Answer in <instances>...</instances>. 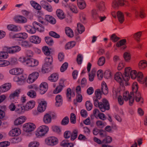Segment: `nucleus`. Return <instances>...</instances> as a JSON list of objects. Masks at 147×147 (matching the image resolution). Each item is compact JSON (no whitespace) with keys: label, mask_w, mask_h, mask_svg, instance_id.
<instances>
[{"label":"nucleus","mask_w":147,"mask_h":147,"mask_svg":"<svg viewBox=\"0 0 147 147\" xmlns=\"http://www.w3.org/2000/svg\"><path fill=\"white\" fill-rule=\"evenodd\" d=\"M49 127L45 125H41L35 131V135L36 137H40L43 136L49 131Z\"/></svg>","instance_id":"f257e3e1"},{"label":"nucleus","mask_w":147,"mask_h":147,"mask_svg":"<svg viewBox=\"0 0 147 147\" xmlns=\"http://www.w3.org/2000/svg\"><path fill=\"white\" fill-rule=\"evenodd\" d=\"M36 128V125L34 123L30 122L25 123L23 126V131L27 133L33 131Z\"/></svg>","instance_id":"f03ea898"},{"label":"nucleus","mask_w":147,"mask_h":147,"mask_svg":"<svg viewBox=\"0 0 147 147\" xmlns=\"http://www.w3.org/2000/svg\"><path fill=\"white\" fill-rule=\"evenodd\" d=\"M123 96L125 101L129 100V103L130 105H132L134 101V95L133 92H131L129 94V92L126 91L123 93Z\"/></svg>","instance_id":"7ed1b4c3"},{"label":"nucleus","mask_w":147,"mask_h":147,"mask_svg":"<svg viewBox=\"0 0 147 147\" xmlns=\"http://www.w3.org/2000/svg\"><path fill=\"white\" fill-rule=\"evenodd\" d=\"M45 142L48 146H53L58 143L59 140L58 138L55 137H49L45 139Z\"/></svg>","instance_id":"20e7f679"},{"label":"nucleus","mask_w":147,"mask_h":147,"mask_svg":"<svg viewBox=\"0 0 147 147\" xmlns=\"http://www.w3.org/2000/svg\"><path fill=\"white\" fill-rule=\"evenodd\" d=\"M39 73L37 71L34 72L30 74L27 80V82L29 84L34 82L38 78Z\"/></svg>","instance_id":"39448f33"},{"label":"nucleus","mask_w":147,"mask_h":147,"mask_svg":"<svg viewBox=\"0 0 147 147\" xmlns=\"http://www.w3.org/2000/svg\"><path fill=\"white\" fill-rule=\"evenodd\" d=\"M47 104L46 101L44 100H42L38 102L37 109L40 113H42L45 111Z\"/></svg>","instance_id":"423d86ee"},{"label":"nucleus","mask_w":147,"mask_h":147,"mask_svg":"<svg viewBox=\"0 0 147 147\" xmlns=\"http://www.w3.org/2000/svg\"><path fill=\"white\" fill-rule=\"evenodd\" d=\"M9 72L12 75L18 76L23 74V70L21 68L16 67L10 69Z\"/></svg>","instance_id":"0eeeda50"},{"label":"nucleus","mask_w":147,"mask_h":147,"mask_svg":"<svg viewBox=\"0 0 147 147\" xmlns=\"http://www.w3.org/2000/svg\"><path fill=\"white\" fill-rule=\"evenodd\" d=\"M36 103L34 100H31L28 102L23 106L24 110L28 111L32 109L35 106Z\"/></svg>","instance_id":"6e6552de"},{"label":"nucleus","mask_w":147,"mask_h":147,"mask_svg":"<svg viewBox=\"0 0 147 147\" xmlns=\"http://www.w3.org/2000/svg\"><path fill=\"white\" fill-rule=\"evenodd\" d=\"M38 64V61L33 58H27L26 61V64L30 67H34Z\"/></svg>","instance_id":"1a4fd4ad"},{"label":"nucleus","mask_w":147,"mask_h":147,"mask_svg":"<svg viewBox=\"0 0 147 147\" xmlns=\"http://www.w3.org/2000/svg\"><path fill=\"white\" fill-rule=\"evenodd\" d=\"M13 20L16 22L18 23H25L27 22V19L25 17L21 15L15 16Z\"/></svg>","instance_id":"9d476101"},{"label":"nucleus","mask_w":147,"mask_h":147,"mask_svg":"<svg viewBox=\"0 0 147 147\" xmlns=\"http://www.w3.org/2000/svg\"><path fill=\"white\" fill-rule=\"evenodd\" d=\"M48 85L47 83L44 82H42L40 85L39 92L41 94H43L47 90Z\"/></svg>","instance_id":"9b49d317"},{"label":"nucleus","mask_w":147,"mask_h":147,"mask_svg":"<svg viewBox=\"0 0 147 147\" xmlns=\"http://www.w3.org/2000/svg\"><path fill=\"white\" fill-rule=\"evenodd\" d=\"M26 79V77L22 74L20 75L14 77L13 78L14 81L20 84H21L22 83L24 82Z\"/></svg>","instance_id":"f8f14e48"},{"label":"nucleus","mask_w":147,"mask_h":147,"mask_svg":"<svg viewBox=\"0 0 147 147\" xmlns=\"http://www.w3.org/2000/svg\"><path fill=\"white\" fill-rule=\"evenodd\" d=\"M26 120V118L25 116H20L16 119L14 122V124L16 125H20L25 122Z\"/></svg>","instance_id":"ddd939ff"},{"label":"nucleus","mask_w":147,"mask_h":147,"mask_svg":"<svg viewBox=\"0 0 147 147\" xmlns=\"http://www.w3.org/2000/svg\"><path fill=\"white\" fill-rule=\"evenodd\" d=\"M123 2L122 0H113L112 6L114 9H117L119 7L121 6Z\"/></svg>","instance_id":"4468645a"},{"label":"nucleus","mask_w":147,"mask_h":147,"mask_svg":"<svg viewBox=\"0 0 147 147\" xmlns=\"http://www.w3.org/2000/svg\"><path fill=\"white\" fill-rule=\"evenodd\" d=\"M135 15L136 18H138L140 17L142 18H144L146 17V14L143 9L136 10Z\"/></svg>","instance_id":"2eb2a0df"},{"label":"nucleus","mask_w":147,"mask_h":147,"mask_svg":"<svg viewBox=\"0 0 147 147\" xmlns=\"http://www.w3.org/2000/svg\"><path fill=\"white\" fill-rule=\"evenodd\" d=\"M43 121L44 123L48 124L51 123L52 121V117L49 113H46L44 115Z\"/></svg>","instance_id":"dca6fc26"},{"label":"nucleus","mask_w":147,"mask_h":147,"mask_svg":"<svg viewBox=\"0 0 147 147\" xmlns=\"http://www.w3.org/2000/svg\"><path fill=\"white\" fill-rule=\"evenodd\" d=\"M21 133L20 129L18 128H14L9 131V135L11 136H15L19 135Z\"/></svg>","instance_id":"f3484780"},{"label":"nucleus","mask_w":147,"mask_h":147,"mask_svg":"<svg viewBox=\"0 0 147 147\" xmlns=\"http://www.w3.org/2000/svg\"><path fill=\"white\" fill-rule=\"evenodd\" d=\"M136 78L137 81L142 84H144V78L143 73L141 71H138V74L137 75Z\"/></svg>","instance_id":"a211bd4d"},{"label":"nucleus","mask_w":147,"mask_h":147,"mask_svg":"<svg viewBox=\"0 0 147 147\" xmlns=\"http://www.w3.org/2000/svg\"><path fill=\"white\" fill-rule=\"evenodd\" d=\"M8 30L14 32L19 31L21 30V27L19 26L13 24H9L7 26Z\"/></svg>","instance_id":"6ab92c4d"},{"label":"nucleus","mask_w":147,"mask_h":147,"mask_svg":"<svg viewBox=\"0 0 147 147\" xmlns=\"http://www.w3.org/2000/svg\"><path fill=\"white\" fill-rule=\"evenodd\" d=\"M11 87L10 84L7 83L3 84L0 86V92H4L7 91L10 89Z\"/></svg>","instance_id":"aec40b11"},{"label":"nucleus","mask_w":147,"mask_h":147,"mask_svg":"<svg viewBox=\"0 0 147 147\" xmlns=\"http://www.w3.org/2000/svg\"><path fill=\"white\" fill-rule=\"evenodd\" d=\"M98 99L93 97V100L94 105L96 107H98L102 112L105 111L104 109L102 108V102H99Z\"/></svg>","instance_id":"412c9836"},{"label":"nucleus","mask_w":147,"mask_h":147,"mask_svg":"<svg viewBox=\"0 0 147 147\" xmlns=\"http://www.w3.org/2000/svg\"><path fill=\"white\" fill-rule=\"evenodd\" d=\"M138 67L140 70L145 69L147 67V61L146 60H141L138 64Z\"/></svg>","instance_id":"4be33fe9"},{"label":"nucleus","mask_w":147,"mask_h":147,"mask_svg":"<svg viewBox=\"0 0 147 147\" xmlns=\"http://www.w3.org/2000/svg\"><path fill=\"white\" fill-rule=\"evenodd\" d=\"M29 40L31 42L38 44L40 42L41 39L38 36H33L30 37Z\"/></svg>","instance_id":"5701e85b"},{"label":"nucleus","mask_w":147,"mask_h":147,"mask_svg":"<svg viewBox=\"0 0 147 147\" xmlns=\"http://www.w3.org/2000/svg\"><path fill=\"white\" fill-rule=\"evenodd\" d=\"M59 75L56 73L51 74L48 78V80L52 82H55L58 79Z\"/></svg>","instance_id":"b1692460"},{"label":"nucleus","mask_w":147,"mask_h":147,"mask_svg":"<svg viewBox=\"0 0 147 147\" xmlns=\"http://www.w3.org/2000/svg\"><path fill=\"white\" fill-rule=\"evenodd\" d=\"M56 14L60 20H63L65 18V15L63 10L61 9H57L56 11Z\"/></svg>","instance_id":"393cba45"},{"label":"nucleus","mask_w":147,"mask_h":147,"mask_svg":"<svg viewBox=\"0 0 147 147\" xmlns=\"http://www.w3.org/2000/svg\"><path fill=\"white\" fill-rule=\"evenodd\" d=\"M123 57L126 63H129L131 60V55L129 52H126L124 53Z\"/></svg>","instance_id":"a878e982"},{"label":"nucleus","mask_w":147,"mask_h":147,"mask_svg":"<svg viewBox=\"0 0 147 147\" xmlns=\"http://www.w3.org/2000/svg\"><path fill=\"white\" fill-rule=\"evenodd\" d=\"M42 6L44 8L49 12H51L53 10V8L51 5L47 2L43 1Z\"/></svg>","instance_id":"bb28decb"},{"label":"nucleus","mask_w":147,"mask_h":147,"mask_svg":"<svg viewBox=\"0 0 147 147\" xmlns=\"http://www.w3.org/2000/svg\"><path fill=\"white\" fill-rule=\"evenodd\" d=\"M45 20L51 24H54L56 23V19L51 16L49 15H46L45 16Z\"/></svg>","instance_id":"cd10ccee"},{"label":"nucleus","mask_w":147,"mask_h":147,"mask_svg":"<svg viewBox=\"0 0 147 147\" xmlns=\"http://www.w3.org/2000/svg\"><path fill=\"white\" fill-rule=\"evenodd\" d=\"M115 79L117 82L121 83L122 81L123 76L120 72L116 73L115 75Z\"/></svg>","instance_id":"c85d7f7f"},{"label":"nucleus","mask_w":147,"mask_h":147,"mask_svg":"<svg viewBox=\"0 0 147 147\" xmlns=\"http://www.w3.org/2000/svg\"><path fill=\"white\" fill-rule=\"evenodd\" d=\"M126 42V40L125 39H122L117 43L116 46L118 47L123 46L121 48L122 49H124L126 47V46L125 45Z\"/></svg>","instance_id":"c756f323"},{"label":"nucleus","mask_w":147,"mask_h":147,"mask_svg":"<svg viewBox=\"0 0 147 147\" xmlns=\"http://www.w3.org/2000/svg\"><path fill=\"white\" fill-rule=\"evenodd\" d=\"M78 5L80 9H83L86 6V3L84 0H77Z\"/></svg>","instance_id":"7c9ffc66"},{"label":"nucleus","mask_w":147,"mask_h":147,"mask_svg":"<svg viewBox=\"0 0 147 147\" xmlns=\"http://www.w3.org/2000/svg\"><path fill=\"white\" fill-rule=\"evenodd\" d=\"M51 65L44 63L42 69V72L45 73L48 72L51 68Z\"/></svg>","instance_id":"2f4dec72"},{"label":"nucleus","mask_w":147,"mask_h":147,"mask_svg":"<svg viewBox=\"0 0 147 147\" xmlns=\"http://www.w3.org/2000/svg\"><path fill=\"white\" fill-rule=\"evenodd\" d=\"M65 32L69 37H73L74 36V32L69 27H66L65 28Z\"/></svg>","instance_id":"473e14b6"},{"label":"nucleus","mask_w":147,"mask_h":147,"mask_svg":"<svg viewBox=\"0 0 147 147\" xmlns=\"http://www.w3.org/2000/svg\"><path fill=\"white\" fill-rule=\"evenodd\" d=\"M20 93V89L16 90L9 95V98L11 99L14 98L16 97H18Z\"/></svg>","instance_id":"72a5a7b5"},{"label":"nucleus","mask_w":147,"mask_h":147,"mask_svg":"<svg viewBox=\"0 0 147 147\" xmlns=\"http://www.w3.org/2000/svg\"><path fill=\"white\" fill-rule=\"evenodd\" d=\"M102 90L103 93L105 94H107L108 93V89L106 84L104 82H102Z\"/></svg>","instance_id":"f704fd0d"},{"label":"nucleus","mask_w":147,"mask_h":147,"mask_svg":"<svg viewBox=\"0 0 147 147\" xmlns=\"http://www.w3.org/2000/svg\"><path fill=\"white\" fill-rule=\"evenodd\" d=\"M26 29L28 32L30 34H34L36 32L35 28L33 26L28 25L26 27Z\"/></svg>","instance_id":"c9c22d12"},{"label":"nucleus","mask_w":147,"mask_h":147,"mask_svg":"<svg viewBox=\"0 0 147 147\" xmlns=\"http://www.w3.org/2000/svg\"><path fill=\"white\" fill-rule=\"evenodd\" d=\"M102 108L104 109L105 111L106 110H109V104L108 101L105 99H103L102 100Z\"/></svg>","instance_id":"e433bc0d"},{"label":"nucleus","mask_w":147,"mask_h":147,"mask_svg":"<svg viewBox=\"0 0 147 147\" xmlns=\"http://www.w3.org/2000/svg\"><path fill=\"white\" fill-rule=\"evenodd\" d=\"M117 17L119 22L122 23L124 20V15L123 13L121 11H118L117 13Z\"/></svg>","instance_id":"4c0bfd02"},{"label":"nucleus","mask_w":147,"mask_h":147,"mask_svg":"<svg viewBox=\"0 0 147 147\" xmlns=\"http://www.w3.org/2000/svg\"><path fill=\"white\" fill-rule=\"evenodd\" d=\"M96 71L95 69H93L91 72L88 74V78L89 81L90 82L93 81L94 77L95 76Z\"/></svg>","instance_id":"58836bf2"},{"label":"nucleus","mask_w":147,"mask_h":147,"mask_svg":"<svg viewBox=\"0 0 147 147\" xmlns=\"http://www.w3.org/2000/svg\"><path fill=\"white\" fill-rule=\"evenodd\" d=\"M31 5L35 9L38 10H40L41 9V6L36 2L32 1H30Z\"/></svg>","instance_id":"ea45409f"},{"label":"nucleus","mask_w":147,"mask_h":147,"mask_svg":"<svg viewBox=\"0 0 147 147\" xmlns=\"http://www.w3.org/2000/svg\"><path fill=\"white\" fill-rule=\"evenodd\" d=\"M56 105L57 106H59L61 105L62 101V98L61 95H58L56 97Z\"/></svg>","instance_id":"a19ab883"},{"label":"nucleus","mask_w":147,"mask_h":147,"mask_svg":"<svg viewBox=\"0 0 147 147\" xmlns=\"http://www.w3.org/2000/svg\"><path fill=\"white\" fill-rule=\"evenodd\" d=\"M66 95L67 97L69 99H71L72 97H74L75 96L74 93L72 92L70 88L67 89L66 92Z\"/></svg>","instance_id":"79ce46f5"},{"label":"nucleus","mask_w":147,"mask_h":147,"mask_svg":"<svg viewBox=\"0 0 147 147\" xmlns=\"http://www.w3.org/2000/svg\"><path fill=\"white\" fill-rule=\"evenodd\" d=\"M77 30L79 33L82 34L84 31V27L82 24L78 23L77 24Z\"/></svg>","instance_id":"37998d69"},{"label":"nucleus","mask_w":147,"mask_h":147,"mask_svg":"<svg viewBox=\"0 0 147 147\" xmlns=\"http://www.w3.org/2000/svg\"><path fill=\"white\" fill-rule=\"evenodd\" d=\"M99 10L101 11H103L105 10V7L104 3L103 2H100L97 5Z\"/></svg>","instance_id":"c03bdc74"},{"label":"nucleus","mask_w":147,"mask_h":147,"mask_svg":"<svg viewBox=\"0 0 147 147\" xmlns=\"http://www.w3.org/2000/svg\"><path fill=\"white\" fill-rule=\"evenodd\" d=\"M15 111L17 113L19 114L22 113L26 111L24 110V108H23V106L22 107L20 105H18L17 106Z\"/></svg>","instance_id":"a18cd8bd"},{"label":"nucleus","mask_w":147,"mask_h":147,"mask_svg":"<svg viewBox=\"0 0 147 147\" xmlns=\"http://www.w3.org/2000/svg\"><path fill=\"white\" fill-rule=\"evenodd\" d=\"M42 51L47 56H50L51 52L48 47L47 46H44L42 47Z\"/></svg>","instance_id":"49530a36"},{"label":"nucleus","mask_w":147,"mask_h":147,"mask_svg":"<svg viewBox=\"0 0 147 147\" xmlns=\"http://www.w3.org/2000/svg\"><path fill=\"white\" fill-rule=\"evenodd\" d=\"M53 61V58L51 55L47 56L45 59V63L51 65Z\"/></svg>","instance_id":"de8ad7c7"},{"label":"nucleus","mask_w":147,"mask_h":147,"mask_svg":"<svg viewBox=\"0 0 147 147\" xmlns=\"http://www.w3.org/2000/svg\"><path fill=\"white\" fill-rule=\"evenodd\" d=\"M75 45V42L74 41H72L67 43L65 47L66 49H68L73 47Z\"/></svg>","instance_id":"09e8293b"},{"label":"nucleus","mask_w":147,"mask_h":147,"mask_svg":"<svg viewBox=\"0 0 147 147\" xmlns=\"http://www.w3.org/2000/svg\"><path fill=\"white\" fill-rule=\"evenodd\" d=\"M69 8L71 11L73 13H77L78 12V10L76 5L71 4L69 6Z\"/></svg>","instance_id":"8fccbe9b"},{"label":"nucleus","mask_w":147,"mask_h":147,"mask_svg":"<svg viewBox=\"0 0 147 147\" xmlns=\"http://www.w3.org/2000/svg\"><path fill=\"white\" fill-rule=\"evenodd\" d=\"M10 62L6 60H0V67H4L9 65Z\"/></svg>","instance_id":"3c124183"},{"label":"nucleus","mask_w":147,"mask_h":147,"mask_svg":"<svg viewBox=\"0 0 147 147\" xmlns=\"http://www.w3.org/2000/svg\"><path fill=\"white\" fill-rule=\"evenodd\" d=\"M138 88V84L137 82H134L132 85V89L133 93L134 92L135 93L137 92Z\"/></svg>","instance_id":"603ef678"},{"label":"nucleus","mask_w":147,"mask_h":147,"mask_svg":"<svg viewBox=\"0 0 147 147\" xmlns=\"http://www.w3.org/2000/svg\"><path fill=\"white\" fill-rule=\"evenodd\" d=\"M40 145L39 143L36 141H32L28 144V147H38Z\"/></svg>","instance_id":"864d4df0"},{"label":"nucleus","mask_w":147,"mask_h":147,"mask_svg":"<svg viewBox=\"0 0 147 147\" xmlns=\"http://www.w3.org/2000/svg\"><path fill=\"white\" fill-rule=\"evenodd\" d=\"M45 39L46 42L49 45L51 46L53 44V40L51 37L49 36L46 37Z\"/></svg>","instance_id":"5fc2aeb1"},{"label":"nucleus","mask_w":147,"mask_h":147,"mask_svg":"<svg viewBox=\"0 0 147 147\" xmlns=\"http://www.w3.org/2000/svg\"><path fill=\"white\" fill-rule=\"evenodd\" d=\"M105 58L103 56L100 57L97 61V64L99 66L103 65L105 63Z\"/></svg>","instance_id":"6e6d98bb"},{"label":"nucleus","mask_w":147,"mask_h":147,"mask_svg":"<svg viewBox=\"0 0 147 147\" xmlns=\"http://www.w3.org/2000/svg\"><path fill=\"white\" fill-rule=\"evenodd\" d=\"M142 34V32L139 31L136 32L133 35L134 38L137 41H138L140 40V38Z\"/></svg>","instance_id":"4d7b16f0"},{"label":"nucleus","mask_w":147,"mask_h":147,"mask_svg":"<svg viewBox=\"0 0 147 147\" xmlns=\"http://www.w3.org/2000/svg\"><path fill=\"white\" fill-rule=\"evenodd\" d=\"M138 74V72L136 70H132L130 73L131 78L133 80L135 79Z\"/></svg>","instance_id":"13d9d810"},{"label":"nucleus","mask_w":147,"mask_h":147,"mask_svg":"<svg viewBox=\"0 0 147 147\" xmlns=\"http://www.w3.org/2000/svg\"><path fill=\"white\" fill-rule=\"evenodd\" d=\"M95 94L96 97L95 98L98 99H100L101 98L102 93L99 89L96 90L95 91Z\"/></svg>","instance_id":"bf43d9fd"},{"label":"nucleus","mask_w":147,"mask_h":147,"mask_svg":"<svg viewBox=\"0 0 147 147\" xmlns=\"http://www.w3.org/2000/svg\"><path fill=\"white\" fill-rule=\"evenodd\" d=\"M22 14L26 16L28 18H31L32 17V14L30 12L25 10H23L22 11Z\"/></svg>","instance_id":"052dcab7"},{"label":"nucleus","mask_w":147,"mask_h":147,"mask_svg":"<svg viewBox=\"0 0 147 147\" xmlns=\"http://www.w3.org/2000/svg\"><path fill=\"white\" fill-rule=\"evenodd\" d=\"M135 93V100L138 102L141 101V102H143V99L141 98V94L139 92H137Z\"/></svg>","instance_id":"680f3d73"},{"label":"nucleus","mask_w":147,"mask_h":147,"mask_svg":"<svg viewBox=\"0 0 147 147\" xmlns=\"http://www.w3.org/2000/svg\"><path fill=\"white\" fill-rule=\"evenodd\" d=\"M27 94L31 98H35L36 96V92L32 90L29 91L27 93Z\"/></svg>","instance_id":"e2e57ef3"},{"label":"nucleus","mask_w":147,"mask_h":147,"mask_svg":"<svg viewBox=\"0 0 147 147\" xmlns=\"http://www.w3.org/2000/svg\"><path fill=\"white\" fill-rule=\"evenodd\" d=\"M125 64L123 61H121L118 64L117 69L119 70L122 69L125 67Z\"/></svg>","instance_id":"0e129e2a"},{"label":"nucleus","mask_w":147,"mask_h":147,"mask_svg":"<svg viewBox=\"0 0 147 147\" xmlns=\"http://www.w3.org/2000/svg\"><path fill=\"white\" fill-rule=\"evenodd\" d=\"M49 34L50 36L55 38H59L60 37V36L59 34L54 31H50Z\"/></svg>","instance_id":"69168bd1"},{"label":"nucleus","mask_w":147,"mask_h":147,"mask_svg":"<svg viewBox=\"0 0 147 147\" xmlns=\"http://www.w3.org/2000/svg\"><path fill=\"white\" fill-rule=\"evenodd\" d=\"M63 87L58 85L53 90V93L55 94H58L62 90Z\"/></svg>","instance_id":"338daca9"},{"label":"nucleus","mask_w":147,"mask_h":147,"mask_svg":"<svg viewBox=\"0 0 147 147\" xmlns=\"http://www.w3.org/2000/svg\"><path fill=\"white\" fill-rule=\"evenodd\" d=\"M8 54L6 52L4 51L0 52V59H5L8 57Z\"/></svg>","instance_id":"774afa93"}]
</instances>
